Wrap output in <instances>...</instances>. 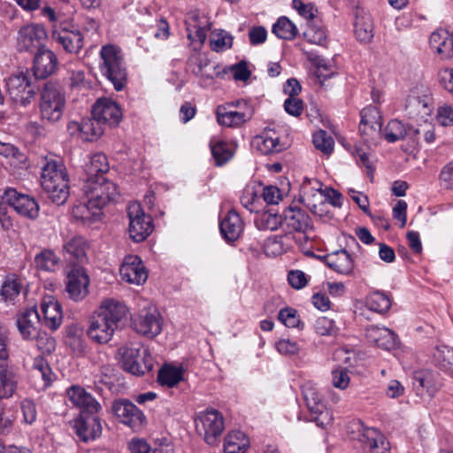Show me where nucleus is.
<instances>
[{"label": "nucleus", "mask_w": 453, "mask_h": 453, "mask_svg": "<svg viewBox=\"0 0 453 453\" xmlns=\"http://www.w3.org/2000/svg\"><path fill=\"white\" fill-rule=\"evenodd\" d=\"M127 313V308L122 302L113 298L103 300L89 319L88 337L98 344L108 343Z\"/></svg>", "instance_id": "obj_1"}, {"label": "nucleus", "mask_w": 453, "mask_h": 453, "mask_svg": "<svg viewBox=\"0 0 453 453\" xmlns=\"http://www.w3.org/2000/svg\"><path fill=\"white\" fill-rule=\"evenodd\" d=\"M41 185L56 204H64L69 196V177L61 159L45 158L42 168Z\"/></svg>", "instance_id": "obj_2"}, {"label": "nucleus", "mask_w": 453, "mask_h": 453, "mask_svg": "<svg viewBox=\"0 0 453 453\" xmlns=\"http://www.w3.org/2000/svg\"><path fill=\"white\" fill-rule=\"evenodd\" d=\"M99 69L103 76L109 80L117 91H121L127 81V71L124 55L119 46L105 44L99 53Z\"/></svg>", "instance_id": "obj_3"}, {"label": "nucleus", "mask_w": 453, "mask_h": 453, "mask_svg": "<svg viewBox=\"0 0 453 453\" xmlns=\"http://www.w3.org/2000/svg\"><path fill=\"white\" fill-rule=\"evenodd\" d=\"M66 105L65 92L53 82H46L40 92L39 112L42 122L57 124L63 118Z\"/></svg>", "instance_id": "obj_4"}, {"label": "nucleus", "mask_w": 453, "mask_h": 453, "mask_svg": "<svg viewBox=\"0 0 453 453\" xmlns=\"http://www.w3.org/2000/svg\"><path fill=\"white\" fill-rule=\"evenodd\" d=\"M119 364L122 369L131 374L141 376L152 371L154 360L149 349L139 342H131L120 347Z\"/></svg>", "instance_id": "obj_5"}, {"label": "nucleus", "mask_w": 453, "mask_h": 453, "mask_svg": "<svg viewBox=\"0 0 453 453\" xmlns=\"http://www.w3.org/2000/svg\"><path fill=\"white\" fill-rule=\"evenodd\" d=\"M83 191L86 198L89 199L90 204L100 211L108 203L115 201L119 195L117 185L104 177L86 179Z\"/></svg>", "instance_id": "obj_6"}, {"label": "nucleus", "mask_w": 453, "mask_h": 453, "mask_svg": "<svg viewBox=\"0 0 453 453\" xmlns=\"http://www.w3.org/2000/svg\"><path fill=\"white\" fill-rule=\"evenodd\" d=\"M352 433L365 453H390V443L378 429L365 426L361 422L352 424Z\"/></svg>", "instance_id": "obj_7"}, {"label": "nucleus", "mask_w": 453, "mask_h": 453, "mask_svg": "<svg viewBox=\"0 0 453 453\" xmlns=\"http://www.w3.org/2000/svg\"><path fill=\"white\" fill-rule=\"evenodd\" d=\"M195 424L197 433L203 436L204 441L210 445L216 444L225 429L224 418L215 409L199 412L195 418Z\"/></svg>", "instance_id": "obj_8"}, {"label": "nucleus", "mask_w": 453, "mask_h": 453, "mask_svg": "<svg viewBox=\"0 0 453 453\" xmlns=\"http://www.w3.org/2000/svg\"><path fill=\"white\" fill-rule=\"evenodd\" d=\"M4 81L6 92L12 102L23 107L31 104L35 96V90L26 72L13 73Z\"/></svg>", "instance_id": "obj_9"}, {"label": "nucleus", "mask_w": 453, "mask_h": 453, "mask_svg": "<svg viewBox=\"0 0 453 453\" xmlns=\"http://www.w3.org/2000/svg\"><path fill=\"white\" fill-rule=\"evenodd\" d=\"M129 235L135 242L144 241L153 231L154 226L150 215L145 214L138 203H131L127 207Z\"/></svg>", "instance_id": "obj_10"}, {"label": "nucleus", "mask_w": 453, "mask_h": 453, "mask_svg": "<svg viewBox=\"0 0 453 453\" xmlns=\"http://www.w3.org/2000/svg\"><path fill=\"white\" fill-rule=\"evenodd\" d=\"M3 200L21 217L35 220L39 216L40 206L37 201L17 189L8 188L2 195Z\"/></svg>", "instance_id": "obj_11"}, {"label": "nucleus", "mask_w": 453, "mask_h": 453, "mask_svg": "<svg viewBox=\"0 0 453 453\" xmlns=\"http://www.w3.org/2000/svg\"><path fill=\"white\" fill-rule=\"evenodd\" d=\"M47 32L42 25L27 24L19 28L17 36V49L19 51L36 52L45 48L44 42Z\"/></svg>", "instance_id": "obj_12"}, {"label": "nucleus", "mask_w": 453, "mask_h": 453, "mask_svg": "<svg viewBox=\"0 0 453 453\" xmlns=\"http://www.w3.org/2000/svg\"><path fill=\"white\" fill-rule=\"evenodd\" d=\"M111 410L121 423L134 431H139L145 425L146 417L143 412L127 399L114 401Z\"/></svg>", "instance_id": "obj_13"}, {"label": "nucleus", "mask_w": 453, "mask_h": 453, "mask_svg": "<svg viewBox=\"0 0 453 453\" xmlns=\"http://www.w3.org/2000/svg\"><path fill=\"white\" fill-rule=\"evenodd\" d=\"M98 412H80V415L73 419V428L80 440L87 442L101 435L102 425Z\"/></svg>", "instance_id": "obj_14"}, {"label": "nucleus", "mask_w": 453, "mask_h": 453, "mask_svg": "<svg viewBox=\"0 0 453 453\" xmlns=\"http://www.w3.org/2000/svg\"><path fill=\"white\" fill-rule=\"evenodd\" d=\"M135 332L148 338H153L162 330L160 314L155 307H149L139 312L132 320Z\"/></svg>", "instance_id": "obj_15"}, {"label": "nucleus", "mask_w": 453, "mask_h": 453, "mask_svg": "<svg viewBox=\"0 0 453 453\" xmlns=\"http://www.w3.org/2000/svg\"><path fill=\"white\" fill-rule=\"evenodd\" d=\"M303 395L308 410L313 415V421L318 426H324L326 422L330 420V417L318 388L311 383H306L303 386Z\"/></svg>", "instance_id": "obj_16"}, {"label": "nucleus", "mask_w": 453, "mask_h": 453, "mask_svg": "<svg viewBox=\"0 0 453 453\" xmlns=\"http://www.w3.org/2000/svg\"><path fill=\"white\" fill-rule=\"evenodd\" d=\"M359 132L366 142L380 137L382 134V117L376 106L369 105L360 113Z\"/></svg>", "instance_id": "obj_17"}, {"label": "nucleus", "mask_w": 453, "mask_h": 453, "mask_svg": "<svg viewBox=\"0 0 453 453\" xmlns=\"http://www.w3.org/2000/svg\"><path fill=\"white\" fill-rule=\"evenodd\" d=\"M89 277L84 268L74 266L67 274L65 291L74 302L83 300L88 294Z\"/></svg>", "instance_id": "obj_18"}, {"label": "nucleus", "mask_w": 453, "mask_h": 453, "mask_svg": "<svg viewBox=\"0 0 453 453\" xmlns=\"http://www.w3.org/2000/svg\"><path fill=\"white\" fill-rule=\"evenodd\" d=\"M92 115L101 123L109 127L117 126L122 119L119 105L111 98L103 97L96 100L92 109Z\"/></svg>", "instance_id": "obj_19"}, {"label": "nucleus", "mask_w": 453, "mask_h": 453, "mask_svg": "<svg viewBox=\"0 0 453 453\" xmlns=\"http://www.w3.org/2000/svg\"><path fill=\"white\" fill-rule=\"evenodd\" d=\"M342 195L337 190L326 188L324 190L318 189V193H314L311 196L305 194L304 200L307 206L311 209L312 213L319 216H323L326 212L324 206L326 203H331L334 207L342 205Z\"/></svg>", "instance_id": "obj_20"}, {"label": "nucleus", "mask_w": 453, "mask_h": 453, "mask_svg": "<svg viewBox=\"0 0 453 453\" xmlns=\"http://www.w3.org/2000/svg\"><path fill=\"white\" fill-rule=\"evenodd\" d=\"M119 273L128 283L141 285L148 278V273L141 258L137 256H127L119 268Z\"/></svg>", "instance_id": "obj_21"}, {"label": "nucleus", "mask_w": 453, "mask_h": 453, "mask_svg": "<svg viewBox=\"0 0 453 453\" xmlns=\"http://www.w3.org/2000/svg\"><path fill=\"white\" fill-rule=\"evenodd\" d=\"M51 38L70 54H78L83 47V35L78 29L60 27L52 31Z\"/></svg>", "instance_id": "obj_22"}, {"label": "nucleus", "mask_w": 453, "mask_h": 453, "mask_svg": "<svg viewBox=\"0 0 453 453\" xmlns=\"http://www.w3.org/2000/svg\"><path fill=\"white\" fill-rule=\"evenodd\" d=\"M65 393L68 400L79 408L81 412L100 411L102 409L97 400L81 386L73 385L66 389Z\"/></svg>", "instance_id": "obj_23"}, {"label": "nucleus", "mask_w": 453, "mask_h": 453, "mask_svg": "<svg viewBox=\"0 0 453 453\" xmlns=\"http://www.w3.org/2000/svg\"><path fill=\"white\" fill-rule=\"evenodd\" d=\"M188 38L190 41H198L203 44L207 37V31L211 29V22L207 16L198 12H191L186 19Z\"/></svg>", "instance_id": "obj_24"}, {"label": "nucleus", "mask_w": 453, "mask_h": 453, "mask_svg": "<svg viewBox=\"0 0 453 453\" xmlns=\"http://www.w3.org/2000/svg\"><path fill=\"white\" fill-rule=\"evenodd\" d=\"M58 58L56 54L47 49L39 50L34 58L33 72L37 79H46L57 69Z\"/></svg>", "instance_id": "obj_25"}, {"label": "nucleus", "mask_w": 453, "mask_h": 453, "mask_svg": "<svg viewBox=\"0 0 453 453\" xmlns=\"http://www.w3.org/2000/svg\"><path fill=\"white\" fill-rule=\"evenodd\" d=\"M252 147L263 155L279 153L285 149L284 143L280 142V136L274 129L265 128L252 140Z\"/></svg>", "instance_id": "obj_26"}, {"label": "nucleus", "mask_w": 453, "mask_h": 453, "mask_svg": "<svg viewBox=\"0 0 453 453\" xmlns=\"http://www.w3.org/2000/svg\"><path fill=\"white\" fill-rule=\"evenodd\" d=\"M17 386V369L11 359L0 361V399L12 397Z\"/></svg>", "instance_id": "obj_27"}, {"label": "nucleus", "mask_w": 453, "mask_h": 453, "mask_svg": "<svg viewBox=\"0 0 453 453\" xmlns=\"http://www.w3.org/2000/svg\"><path fill=\"white\" fill-rule=\"evenodd\" d=\"M40 316L35 307L24 311L18 317L17 326L23 339L32 340L36 338L39 332Z\"/></svg>", "instance_id": "obj_28"}, {"label": "nucleus", "mask_w": 453, "mask_h": 453, "mask_svg": "<svg viewBox=\"0 0 453 453\" xmlns=\"http://www.w3.org/2000/svg\"><path fill=\"white\" fill-rule=\"evenodd\" d=\"M41 311L46 326L56 330L62 323V308L59 302L51 296H44L41 303Z\"/></svg>", "instance_id": "obj_29"}, {"label": "nucleus", "mask_w": 453, "mask_h": 453, "mask_svg": "<svg viewBox=\"0 0 453 453\" xmlns=\"http://www.w3.org/2000/svg\"><path fill=\"white\" fill-rule=\"evenodd\" d=\"M365 336L370 342L386 350L396 345L397 335L387 327L371 325L365 329Z\"/></svg>", "instance_id": "obj_30"}, {"label": "nucleus", "mask_w": 453, "mask_h": 453, "mask_svg": "<svg viewBox=\"0 0 453 453\" xmlns=\"http://www.w3.org/2000/svg\"><path fill=\"white\" fill-rule=\"evenodd\" d=\"M326 265L343 275H350L354 270V260L346 250H339L324 257Z\"/></svg>", "instance_id": "obj_31"}, {"label": "nucleus", "mask_w": 453, "mask_h": 453, "mask_svg": "<svg viewBox=\"0 0 453 453\" xmlns=\"http://www.w3.org/2000/svg\"><path fill=\"white\" fill-rule=\"evenodd\" d=\"M385 139L388 142H395L409 137L414 142L418 141V134L420 130H414L413 127H406L398 119L390 120L384 130H382Z\"/></svg>", "instance_id": "obj_32"}, {"label": "nucleus", "mask_w": 453, "mask_h": 453, "mask_svg": "<svg viewBox=\"0 0 453 453\" xmlns=\"http://www.w3.org/2000/svg\"><path fill=\"white\" fill-rule=\"evenodd\" d=\"M282 226L289 231L305 233L311 226V218L300 208H288L284 211Z\"/></svg>", "instance_id": "obj_33"}, {"label": "nucleus", "mask_w": 453, "mask_h": 453, "mask_svg": "<svg viewBox=\"0 0 453 453\" xmlns=\"http://www.w3.org/2000/svg\"><path fill=\"white\" fill-rule=\"evenodd\" d=\"M219 230L226 242L237 240L243 230V223L240 215L234 210H230L220 221Z\"/></svg>", "instance_id": "obj_34"}, {"label": "nucleus", "mask_w": 453, "mask_h": 453, "mask_svg": "<svg viewBox=\"0 0 453 453\" xmlns=\"http://www.w3.org/2000/svg\"><path fill=\"white\" fill-rule=\"evenodd\" d=\"M354 34L362 43H368L373 38V23L370 13L357 10L354 23Z\"/></svg>", "instance_id": "obj_35"}, {"label": "nucleus", "mask_w": 453, "mask_h": 453, "mask_svg": "<svg viewBox=\"0 0 453 453\" xmlns=\"http://www.w3.org/2000/svg\"><path fill=\"white\" fill-rule=\"evenodd\" d=\"M250 109L245 111L228 110L225 106H219L217 109V119L221 126L237 127L250 119Z\"/></svg>", "instance_id": "obj_36"}, {"label": "nucleus", "mask_w": 453, "mask_h": 453, "mask_svg": "<svg viewBox=\"0 0 453 453\" xmlns=\"http://www.w3.org/2000/svg\"><path fill=\"white\" fill-rule=\"evenodd\" d=\"M437 379L438 375L430 371L415 372L413 385L417 394L422 395L426 390L430 396L434 395L441 387Z\"/></svg>", "instance_id": "obj_37"}, {"label": "nucleus", "mask_w": 453, "mask_h": 453, "mask_svg": "<svg viewBox=\"0 0 453 453\" xmlns=\"http://www.w3.org/2000/svg\"><path fill=\"white\" fill-rule=\"evenodd\" d=\"M431 48L442 58H448L453 53V39L447 30L440 29L432 33L430 36Z\"/></svg>", "instance_id": "obj_38"}, {"label": "nucleus", "mask_w": 453, "mask_h": 453, "mask_svg": "<svg viewBox=\"0 0 453 453\" xmlns=\"http://www.w3.org/2000/svg\"><path fill=\"white\" fill-rule=\"evenodd\" d=\"M72 215L76 220L83 224H91L100 220L102 211L90 204L89 199L87 198V202L73 205Z\"/></svg>", "instance_id": "obj_39"}, {"label": "nucleus", "mask_w": 453, "mask_h": 453, "mask_svg": "<svg viewBox=\"0 0 453 453\" xmlns=\"http://www.w3.org/2000/svg\"><path fill=\"white\" fill-rule=\"evenodd\" d=\"M250 446V440L245 434L239 430L227 434L224 442L225 453H245Z\"/></svg>", "instance_id": "obj_40"}, {"label": "nucleus", "mask_w": 453, "mask_h": 453, "mask_svg": "<svg viewBox=\"0 0 453 453\" xmlns=\"http://www.w3.org/2000/svg\"><path fill=\"white\" fill-rule=\"evenodd\" d=\"M87 179H99L109 171V162L104 153H96L90 157L85 165Z\"/></svg>", "instance_id": "obj_41"}, {"label": "nucleus", "mask_w": 453, "mask_h": 453, "mask_svg": "<svg viewBox=\"0 0 453 453\" xmlns=\"http://www.w3.org/2000/svg\"><path fill=\"white\" fill-rule=\"evenodd\" d=\"M87 242L81 236H74L67 241L64 245V250L69 256L68 258L74 259L78 263H83L87 260Z\"/></svg>", "instance_id": "obj_42"}, {"label": "nucleus", "mask_w": 453, "mask_h": 453, "mask_svg": "<svg viewBox=\"0 0 453 453\" xmlns=\"http://www.w3.org/2000/svg\"><path fill=\"white\" fill-rule=\"evenodd\" d=\"M365 303L369 310L378 313L387 312L392 304L390 297L380 290L371 292L366 297Z\"/></svg>", "instance_id": "obj_43"}, {"label": "nucleus", "mask_w": 453, "mask_h": 453, "mask_svg": "<svg viewBox=\"0 0 453 453\" xmlns=\"http://www.w3.org/2000/svg\"><path fill=\"white\" fill-rule=\"evenodd\" d=\"M272 32L280 39L291 41L296 36L298 30L289 19L282 16L273 24Z\"/></svg>", "instance_id": "obj_44"}, {"label": "nucleus", "mask_w": 453, "mask_h": 453, "mask_svg": "<svg viewBox=\"0 0 453 453\" xmlns=\"http://www.w3.org/2000/svg\"><path fill=\"white\" fill-rule=\"evenodd\" d=\"M22 288L20 280L15 275L7 276L2 285L0 296L4 302H13Z\"/></svg>", "instance_id": "obj_45"}, {"label": "nucleus", "mask_w": 453, "mask_h": 453, "mask_svg": "<svg viewBox=\"0 0 453 453\" xmlns=\"http://www.w3.org/2000/svg\"><path fill=\"white\" fill-rule=\"evenodd\" d=\"M65 342L76 355H81L84 353L86 342L82 336V330L78 326H72L68 327Z\"/></svg>", "instance_id": "obj_46"}, {"label": "nucleus", "mask_w": 453, "mask_h": 453, "mask_svg": "<svg viewBox=\"0 0 453 453\" xmlns=\"http://www.w3.org/2000/svg\"><path fill=\"white\" fill-rule=\"evenodd\" d=\"M81 140L93 141L97 139L104 133V128L96 118H88L81 120Z\"/></svg>", "instance_id": "obj_47"}, {"label": "nucleus", "mask_w": 453, "mask_h": 453, "mask_svg": "<svg viewBox=\"0 0 453 453\" xmlns=\"http://www.w3.org/2000/svg\"><path fill=\"white\" fill-rule=\"evenodd\" d=\"M211 150L217 166H221L228 162L234 156L230 145L223 141L215 143L211 142Z\"/></svg>", "instance_id": "obj_48"}, {"label": "nucleus", "mask_w": 453, "mask_h": 453, "mask_svg": "<svg viewBox=\"0 0 453 453\" xmlns=\"http://www.w3.org/2000/svg\"><path fill=\"white\" fill-rule=\"evenodd\" d=\"M128 449L131 453H173L170 445H166L165 449L152 448L146 440L141 438H133L128 442Z\"/></svg>", "instance_id": "obj_49"}, {"label": "nucleus", "mask_w": 453, "mask_h": 453, "mask_svg": "<svg viewBox=\"0 0 453 453\" xmlns=\"http://www.w3.org/2000/svg\"><path fill=\"white\" fill-rule=\"evenodd\" d=\"M157 380L161 385L173 388L182 380V370L176 367L165 366L159 371Z\"/></svg>", "instance_id": "obj_50"}, {"label": "nucleus", "mask_w": 453, "mask_h": 453, "mask_svg": "<svg viewBox=\"0 0 453 453\" xmlns=\"http://www.w3.org/2000/svg\"><path fill=\"white\" fill-rule=\"evenodd\" d=\"M35 263L39 270L53 272L58 266V258L51 250H44L35 256Z\"/></svg>", "instance_id": "obj_51"}, {"label": "nucleus", "mask_w": 453, "mask_h": 453, "mask_svg": "<svg viewBox=\"0 0 453 453\" xmlns=\"http://www.w3.org/2000/svg\"><path fill=\"white\" fill-rule=\"evenodd\" d=\"M408 109H410L411 113L416 112L417 114L420 115H430L432 112V107L430 103V98L427 96L425 97H419V96H413L410 97L408 99V104L406 106Z\"/></svg>", "instance_id": "obj_52"}, {"label": "nucleus", "mask_w": 453, "mask_h": 453, "mask_svg": "<svg viewBox=\"0 0 453 453\" xmlns=\"http://www.w3.org/2000/svg\"><path fill=\"white\" fill-rule=\"evenodd\" d=\"M209 59L206 57H203L199 52L192 54L188 61L189 66L194 65L192 73L199 77L212 79L211 74H208L204 72V69L209 65Z\"/></svg>", "instance_id": "obj_53"}, {"label": "nucleus", "mask_w": 453, "mask_h": 453, "mask_svg": "<svg viewBox=\"0 0 453 453\" xmlns=\"http://www.w3.org/2000/svg\"><path fill=\"white\" fill-rule=\"evenodd\" d=\"M313 144L317 150L325 154H330L334 150V139L324 130H319L313 134Z\"/></svg>", "instance_id": "obj_54"}, {"label": "nucleus", "mask_w": 453, "mask_h": 453, "mask_svg": "<svg viewBox=\"0 0 453 453\" xmlns=\"http://www.w3.org/2000/svg\"><path fill=\"white\" fill-rule=\"evenodd\" d=\"M19 407L22 412L23 419L22 422L27 425H32L37 418V410L35 402L31 399H23Z\"/></svg>", "instance_id": "obj_55"}, {"label": "nucleus", "mask_w": 453, "mask_h": 453, "mask_svg": "<svg viewBox=\"0 0 453 453\" xmlns=\"http://www.w3.org/2000/svg\"><path fill=\"white\" fill-rule=\"evenodd\" d=\"M303 36L307 42L319 45L323 44L326 38L325 30L311 22L303 32Z\"/></svg>", "instance_id": "obj_56"}, {"label": "nucleus", "mask_w": 453, "mask_h": 453, "mask_svg": "<svg viewBox=\"0 0 453 453\" xmlns=\"http://www.w3.org/2000/svg\"><path fill=\"white\" fill-rule=\"evenodd\" d=\"M210 44L213 51L220 52L232 47L233 37L223 32L213 34Z\"/></svg>", "instance_id": "obj_57"}, {"label": "nucleus", "mask_w": 453, "mask_h": 453, "mask_svg": "<svg viewBox=\"0 0 453 453\" xmlns=\"http://www.w3.org/2000/svg\"><path fill=\"white\" fill-rule=\"evenodd\" d=\"M278 319L288 327H299L301 322L296 310L290 307L281 309Z\"/></svg>", "instance_id": "obj_58"}, {"label": "nucleus", "mask_w": 453, "mask_h": 453, "mask_svg": "<svg viewBox=\"0 0 453 453\" xmlns=\"http://www.w3.org/2000/svg\"><path fill=\"white\" fill-rule=\"evenodd\" d=\"M438 180L442 188L453 190V160L441 167Z\"/></svg>", "instance_id": "obj_59"}, {"label": "nucleus", "mask_w": 453, "mask_h": 453, "mask_svg": "<svg viewBox=\"0 0 453 453\" xmlns=\"http://www.w3.org/2000/svg\"><path fill=\"white\" fill-rule=\"evenodd\" d=\"M315 331L320 335H332L337 331L334 321L326 317L319 318L314 324Z\"/></svg>", "instance_id": "obj_60"}, {"label": "nucleus", "mask_w": 453, "mask_h": 453, "mask_svg": "<svg viewBox=\"0 0 453 453\" xmlns=\"http://www.w3.org/2000/svg\"><path fill=\"white\" fill-rule=\"evenodd\" d=\"M10 359V339L7 327L0 321V361Z\"/></svg>", "instance_id": "obj_61"}, {"label": "nucleus", "mask_w": 453, "mask_h": 453, "mask_svg": "<svg viewBox=\"0 0 453 453\" xmlns=\"http://www.w3.org/2000/svg\"><path fill=\"white\" fill-rule=\"evenodd\" d=\"M288 281L295 289L303 288L308 283L306 274L301 270L290 271L288 274Z\"/></svg>", "instance_id": "obj_62"}, {"label": "nucleus", "mask_w": 453, "mask_h": 453, "mask_svg": "<svg viewBox=\"0 0 453 453\" xmlns=\"http://www.w3.org/2000/svg\"><path fill=\"white\" fill-rule=\"evenodd\" d=\"M437 121L444 127L453 126V107L443 104L437 109Z\"/></svg>", "instance_id": "obj_63"}, {"label": "nucleus", "mask_w": 453, "mask_h": 453, "mask_svg": "<svg viewBox=\"0 0 453 453\" xmlns=\"http://www.w3.org/2000/svg\"><path fill=\"white\" fill-rule=\"evenodd\" d=\"M284 109L288 114L298 117L303 111V102L296 96H288L284 102Z\"/></svg>", "instance_id": "obj_64"}]
</instances>
